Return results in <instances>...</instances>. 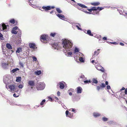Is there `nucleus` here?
Masks as SVG:
<instances>
[{"instance_id": "1", "label": "nucleus", "mask_w": 127, "mask_h": 127, "mask_svg": "<svg viewBox=\"0 0 127 127\" xmlns=\"http://www.w3.org/2000/svg\"><path fill=\"white\" fill-rule=\"evenodd\" d=\"M62 44L64 48L67 51H70L73 45L71 40L66 39L63 40Z\"/></svg>"}, {"instance_id": "2", "label": "nucleus", "mask_w": 127, "mask_h": 127, "mask_svg": "<svg viewBox=\"0 0 127 127\" xmlns=\"http://www.w3.org/2000/svg\"><path fill=\"white\" fill-rule=\"evenodd\" d=\"M6 88L9 91L11 92L14 93L17 91L16 87L13 84H9L8 85H6Z\"/></svg>"}, {"instance_id": "3", "label": "nucleus", "mask_w": 127, "mask_h": 127, "mask_svg": "<svg viewBox=\"0 0 127 127\" xmlns=\"http://www.w3.org/2000/svg\"><path fill=\"white\" fill-rule=\"evenodd\" d=\"M11 79L9 76L6 75L4 77L3 82L6 85H8L12 82Z\"/></svg>"}, {"instance_id": "4", "label": "nucleus", "mask_w": 127, "mask_h": 127, "mask_svg": "<svg viewBox=\"0 0 127 127\" xmlns=\"http://www.w3.org/2000/svg\"><path fill=\"white\" fill-rule=\"evenodd\" d=\"M8 27V26L4 24L3 23L0 25V29L1 31H7L9 29Z\"/></svg>"}, {"instance_id": "5", "label": "nucleus", "mask_w": 127, "mask_h": 127, "mask_svg": "<svg viewBox=\"0 0 127 127\" xmlns=\"http://www.w3.org/2000/svg\"><path fill=\"white\" fill-rule=\"evenodd\" d=\"M48 36L47 35L43 34L40 37V39L42 42L45 43H47V38Z\"/></svg>"}, {"instance_id": "6", "label": "nucleus", "mask_w": 127, "mask_h": 127, "mask_svg": "<svg viewBox=\"0 0 127 127\" xmlns=\"http://www.w3.org/2000/svg\"><path fill=\"white\" fill-rule=\"evenodd\" d=\"M45 87V84L43 82H40L37 88V89L38 90H42Z\"/></svg>"}, {"instance_id": "7", "label": "nucleus", "mask_w": 127, "mask_h": 127, "mask_svg": "<svg viewBox=\"0 0 127 127\" xmlns=\"http://www.w3.org/2000/svg\"><path fill=\"white\" fill-rule=\"evenodd\" d=\"M1 67L3 68H6L8 65V64L7 62L4 60H3L1 62Z\"/></svg>"}, {"instance_id": "8", "label": "nucleus", "mask_w": 127, "mask_h": 127, "mask_svg": "<svg viewBox=\"0 0 127 127\" xmlns=\"http://www.w3.org/2000/svg\"><path fill=\"white\" fill-rule=\"evenodd\" d=\"M96 69L98 70L101 71L102 72H104V68L100 65H99L97 67H96Z\"/></svg>"}, {"instance_id": "9", "label": "nucleus", "mask_w": 127, "mask_h": 127, "mask_svg": "<svg viewBox=\"0 0 127 127\" xmlns=\"http://www.w3.org/2000/svg\"><path fill=\"white\" fill-rule=\"evenodd\" d=\"M29 46L30 48H32L33 50H34L35 47V45L34 43H30L29 44Z\"/></svg>"}, {"instance_id": "10", "label": "nucleus", "mask_w": 127, "mask_h": 127, "mask_svg": "<svg viewBox=\"0 0 127 127\" xmlns=\"http://www.w3.org/2000/svg\"><path fill=\"white\" fill-rule=\"evenodd\" d=\"M42 8L46 11L51 9L50 6H43L42 7Z\"/></svg>"}, {"instance_id": "11", "label": "nucleus", "mask_w": 127, "mask_h": 127, "mask_svg": "<svg viewBox=\"0 0 127 127\" xmlns=\"http://www.w3.org/2000/svg\"><path fill=\"white\" fill-rule=\"evenodd\" d=\"M65 83L64 82H60V89H63L64 88V84Z\"/></svg>"}, {"instance_id": "12", "label": "nucleus", "mask_w": 127, "mask_h": 127, "mask_svg": "<svg viewBox=\"0 0 127 127\" xmlns=\"http://www.w3.org/2000/svg\"><path fill=\"white\" fill-rule=\"evenodd\" d=\"M76 89L77 93L80 94L81 93L82 89L80 87H77Z\"/></svg>"}, {"instance_id": "13", "label": "nucleus", "mask_w": 127, "mask_h": 127, "mask_svg": "<svg viewBox=\"0 0 127 127\" xmlns=\"http://www.w3.org/2000/svg\"><path fill=\"white\" fill-rule=\"evenodd\" d=\"M57 16L60 19L64 20V19H63V18H64V19L65 17L64 16L60 14H56Z\"/></svg>"}, {"instance_id": "14", "label": "nucleus", "mask_w": 127, "mask_h": 127, "mask_svg": "<svg viewBox=\"0 0 127 127\" xmlns=\"http://www.w3.org/2000/svg\"><path fill=\"white\" fill-rule=\"evenodd\" d=\"M52 46L55 49L58 50L59 46L57 43H54L52 45Z\"/></svg>"}, {"instance_id": "15", "label": "nucleus", "mask_w": 127, "mask_h": 127, "mask_svg": "<svg viewBox=\"0 0 127 127\" xmlns=\"http://www.w3.org/2000/svg\"><path fill=\"white\" fill-rule=\"evenodd\" d=\"M29 85L31 86H33L34 85V83L33 81H30L28 83Z\"/></svg>"}, {"instance_id": "16", "label": "nucleus", "mask_w": 127, "mask_h": 127, "mask_svg": "<svg viewBox=\"0 0 127 127\" xmlns=\"http://www.w3.org/2000/svg\"><path fill=\"white\" fill-rule=\"evenodd\" d=\"M41 70L37 71L34 72V74L37 75H38L41 74Z\"/></svg>"}, {"instance_id": "17", "label": "nucleus", "mask_w": 127, "mask_h": 127, "mask_svg": "<svg viewBox=\"0 0 127 127\" xmlns=\"http://www.w3.org/2000/svg\"><path fill=\"white\" fill-rule=\"evenodd\" d=\"M77 4L82 8H86L87 7V6L81 3H78Z\"/></svg>"}, {"instance_id": "18", "label": "nucleus", "mask_w": 127, "mask_h": 127, "mask_svg": "<svg viewBox=\"0 0 127 127\" xmlns=\"http://www.w3.org/2000/svg\"><path fill=\"white\" fill-rule=\"evenodd\" d=\"M75 26L77 28L78 30H82V29L80 28V25L78 23H76L75 24Z\"/></svg>"}, {"instance_id": "19", "label": "nucleus", "mask_w": 127, "mask_h": 127, "mask_svg": "<svg viewBox=\"0 0 127 127\" xmlns=\"http://www.w3.org/2000/svg\"><path fill=\"white\" fill-rule=\"evenodd\" d=\"M21 38H18L17 40H16V43L17 44H19L21 43Z\"/></svg>"}, {"instance_id": "20", "label": "nucleus", "mask_w": 127, "mask_h": 127, "mask_svg": "<svg viewBox=\"0 0 127 127\" xmlns=\"http://www.w3.org/2000/svg\"><path fill=\"white\" fill-rule=\"evenodd\" d=\"M79 51V49L77 47H75L74 50V54H76V53L78 52Z\"/></svg>"}, {"instance_id": "21", "label": "nucleus", "mask_w": 127, "mask_h": 127, "mask_svg": "<svg viewBox=\"0 0 127 127\" xmlns=\"http://www.w3.org/2000/svg\"><path fill=\"white\" fill-rule=\"evenodd\" d=\"M100 3L99 2H94L91 3V4L94 6H97L100 4Z\"/></svg>"}, {"instance_id": "22", "label": "nucleus", "mask_w": 127, "mask_h": 127, "mask_svg": "<svg viewBox=\"0 0 127 127\" xmlns=\"http://www.w3.org/2000/svg\"><path fill=\"white\" fill-rule=\"evenodd\" d=\"M93 83L95 84H97L98 82V81L97 80L96 78H94L92 79Z\"/></svg>"}, {"instance_id": "23", "label": "nucleus", "mask_w": 127, "mask_h": 127, "mask_svg": "<svg viewBox=\"0 0 127 127\" xmlns=\"http://www.w3.org/2000/svg\"><path fill=\"white\" fill-rule=\"evenodd\" d=\"M6 47L9 49H11L12 47L10 44L9 43H7L6 45Z\"/></svg>"}, {"instance_id": "24", "label": "nucleus", "mask_w": 127, "mask_h": 127, "mask_svg": "<svg viewBox=\"0 0 127 127\" xmlns=\"http://www.w3.org/2000/svg\"><path fill=\"white\" fill-rule=\"evenodd\" d=\"M80 54L81 55V56L82 57V56H83V54H81V53H80ZM80 56L81 57V56ZM79 60L80 61V62H82V63H83L84 62V60L82 58V57H80L79 59Z\"/></svg>"}, {"instance_id": "25", "label": "nucleus", "mask_w": 127, "mask_h": 127, "mask_svg": "<svg viewBox=\"0 0 127 127\" xmlns=\"http://www.w3.org/2000/svg\"><path fill=\"white\" fill-rule=\"evenodd\" d=\"M100 115L99 114L97 113L94 112L93 113V116L95 117L99 116Z\"/></svg>"}, {"instance_id": "26", "label": "nucleus", "mask_w": 127, "mask_h": 127, "mask_svg": "<svg viewBox=\"0 0 127 127\" xmlns=\"http://www.w3.org/2000/svg\"><path fill=\"white\" fill-rule=\"evenodd\" d=\"M22 48L20 47L18 48L17 50L16 51V53H19L20 52L22 51Z\"/></svg>"}, {"instance_id": "27", "label": "nucleus", "mask_w": 127, "mask_h": 127, "mask_svg": "<svg viewBox=\"0 0 127 127\" xmlns=\"http://www.w3.org/2000/svg\"><path fill=\"white\" fill-rule=\"evenodd\" d=\"M56 10L57 12L59 13H61L62 12V11L59 8H57Z\"/></svg>"}, {"instance_id": "28", "label": "nucleus", "mask_w": 127, "mask_h": 127, "mask_svg": "<svg viewBox=\"0 0 127 127\" xmlns=\"http://www.w3.org/2000/svg\"><path fill=\"white\" fill-rule=\"evenodd\" d=\"M87 32V34L91 36H93V34H92L91 31L90 30H88Z\"/></svg>"}, {"instance_id": "29", "label": "nucleus", "mask_w": 127, "mask_h": 127, "mask_svg": "<svg viewBox=\"0 0 127 127\" xmlns=\"http://www.w3.org/2000/svg\"><path fill=\"white\" fill-rule=\"evenodd\" d=\"M19 69L18 68H16L15 69H14L12 70V72L13 73H15V72L19 70Z\"/></svg>"}, {"instance_id": "30", "label": "nucleus", "mask_w": 127, "mask_h": 127, "mask_svg": "<svg viewBox=\"0 0 127 127\" xmlns=\"http://www.w3.org/2000/svg\"><path fill=\"white\" fill-rule=\"evenodd\" d=\"M16 78V81L17 82H19L21 81V77H17Z\"/></svg>"}, {"instance_id": "31", "label": "nucleus", "mask_w": 127, "mask_h": 127, "mask_svg": "<svg viewBox=\"0 0 127 127\" xmlns=\"http://www.w3.org/2000/svg\"><path fill=\"white\" fill-rule=\"evenodd\" d=\"M72 54V53L71 52H68L67 54H66V56L67 57H70Z\"/></svg>"}, {"instance_id": "32", "label": "nucleus", "mask_w": 127, "mask_h": 127, "mask_svg": "<svg viewBox=\"0 0 127 127\" xmlns=\"http://www.w3.org/2000/svg\"><path fill=\"white\" fill-rule=\"evenodd\" d=\"M56 34V33L55 32H52L50 34V35L52 37H54Z\"/></svg>"}, {"instance_id": "33", "label": "nucleus", "mask_w": 127, "mask_h": 127, "mask_svg": "<svg viewBox=\"0 0 127 127\" xmlns=\"http://www.w3.org/2000/svg\"><path fill=\"white\" fill-rule=\"evenodd\" d=\"M65 114L66 116L67 117H70V116L68 115V114H69V113L68 110H66L65 112Z\"/></svg>"}, {"instance_id": "34", "label": "nucleus", "mask_w": 127, "mask_h": 127, "mask_svg": "<svg viewBox=\"0 0 127 127\" xmlns=\"http://www.w3.org/2000/svg\"><path fill=\"white\" fill-rule=\"evenodd\" d=\"M10 22L11 23L14 24L15 23V20L14 19H12L10 21Z\"/></svg>"}, {"instance_id": "35", "label": "nucleus", "mask_w": 127, "mask_h": 127, "mask_svg": "<svg viewBox=\"0 0 127 127\" xmlns=\"http://www.w3.org/2000/svg\"><path fill=\"white\" fill-rule=\"evenodd\" d=\"M11 32L12 33L16 34L17 33V31H16L15 30H12L11 31Z\"/></svg>"}, {"instance_id": "36", "label": "nucleus", "mask_w": 127, "mask_h": 127, "mask_svg": "<svg viewBox=\"0 0 127 127\" xmlns=\"http://www.w3.org/2000/svg\"><path fill=\"white\" fill-rule=\"evenodd\" d=\"M45 99L43 100L41 102L40 104L41 105H42L45 102Z\"/></svg>"}, {"instance_id": "37", "label": "nucleus", "mask_w": 127, "mask_h": 127, "mask_svg": "<svg viewBox=\"0 0 127 127\" xmlns=\"http://www.w3.org/2000/svg\"><path fill=\"white\" fill-rule=\"evenodd\" d=\"M92 9L93 10L96 11L98 10L97 7H92Z\"/></svg>"}, {"instance_id": "38", "label": "nucleus", "mask_w": 127, "mask_h": 127, "mask_svg": "<svg viewBox=\"0 0 127 127\" xmlns=\"http://www.w3.org/2000/svg\"><path fill=\"white\" fill-rule=\"evenodd\" d=\"M74 90L72 89H70L68 91V92H74Z\"/></svg>"}, {"instance_id": "39", "label": "nucleus", "mask_w": 127, "mask_h": 127, "mask_svg": "<svg viewBox=\"0 0 127 127\" xmlns=\"http://www.w3.org/2000/svg\"><path fill=\"white\" fill-rule=\"evenodd\" d=\"M108 119L105 117H103L102 118V120L104 121H107Z\"/></svg>"}, {"instance_id": "40", "label": "nucleus", "mask_w": 127, "mask_h": 127, "mask_svg": "<svg viewBox=\"0 0 127 127\" xmlns=\"http://www.w3.org/2000/svg\"><path fill=\"white\" fill-rule=\"evenodd\" d=\"M32 58L33 59V62L36 61L37 60V58L34 56H33L32 57Z\"/></svg>"}, {"instance_id": "41", "label": "nucleus", "mask_w": 127, "mask_h": 127, "mask_svg": "<svg viewBox=\"0 0 127 127\" xmlns=\"http://www.w3.org/2000/svg\"><path fill=\"white\" fill-rule=\"evenodd\" d=\"M3 35L1 33H0V39L3 40Z\"/></svg>"}, {"instance_id": "42", "label": "nucleus", "mask_w": 127, "mask_h": 127, "mask_svg": "<svg viewBox=\"0 0 127 127\" xmlns=\"http://www.w3.org/2000/svg\"><path fill=\"white\" fill-rule=\"evenodd\" d=\"M98 10H99L100 11L101 10L103 9V8L102 7H97Z\"/></svg>"}, {"instance_id": "43", "label": "nucleus", "mask_w": 127, "mask_h": 127, "mask_svg": "<svg viewBox=\"0 0 127 127\" xmlns=\"http://www.w3.org/2000/svg\"><path fill=\"white\" fill-rule=\"evenodd\" d=\"M99 52H97V51H95L94 52V54L96 55V56H97L99 54Z\"/></svg>"}, {"instance_id": "44", "label": "nucleus", "mask_w": 127, "mask_h": 127, "mask_svg": "<svg viewBox=\"0 0 127 127\" xmlns=\"http://www.w3.org/2000/svg\"><path fill=\"white\" fill-rule=\"evenodd\" d=\"M105 86V85L104 83H102L101 84V85L100 86L101 87L104 88Z\"/></svg>"}, {"instance_id": "45", "label": "nucleus", "mask_w": 127, "mask_h": 127, "mask_svg": "<svg viewBox=\"0 0 127 127\" xmlns=\"http://www.w3.org/2000/svg\"><path fill=\"white\" fill-rule=\"evenodd\" d=\"M18 87L19 88L22 89L23 87V86L22 84H20L18 86Z\"/></svg>"}, {"instance_id": "46", "label": "nucleus", "mask_w": 127, "mask_h": 127, "mask_svg": "<svg viewBox=\"0 0 127 127\" xmlns=\"http://www.w3.org/2000/svg\"><path fill=\"white\" fill-rule=\"evenodd\" d=\"M101 87H100L99 86H97V90H98V91H99V90L100 89V88H101Z\"/></svg>"}, {"instance_id": "47", "label": "nucleus", "mask_w": 127, "mask_h": 127, "mask_svg": "<svg viewBox=\"0 0 127 127\" xmlns=\"http://www.w3.org/2000/svg\"><path fill=\"white\" fill-rule=\"evenodd\" d=\"M18 29V27L17 26H16V27H14L12 30H17V29Z\"/></svg>"}, {"instance_id": "48", "label": "nucleus", "mask_w": 127, "mask_h": 127, "mask_svg": "<svg viewBox=\"0 0 127 127\" xmlns=\"http://www.w3.org/2000/svg\"><path fill=\"white\" fill-rule=\"evenodd\" d=\"M90 80H89V81L88 80H86L84 81V82L85 83H88L89 82H90Z\"/></svg>"}, {"instance_id": "49", "label": "nucleus", "mask_w": 127, "mask_h": 127, "mask_svg": "<svg viewBox=\"0 0 127 127\" xmlns=\"http://www.w3.org/2000/svg\"><path fill=\"white\" fill-rule=\"evenodd\" d=\"M96 55H95V54H94V55H93L91 59H94L95 57H96Z\"/></svg>"}, {"instance_id": "50", "label": "nucleus", "mask_w": 127, "mask_h": 127, "mask_svg": "<svg viewBox=\"0 0 127 127\" xmlns=\"http://www.w3.org/2000/svg\"><path fill=\"white\" fill-rule=\"evenodd\" d=\"M107 88L108 90L110 89H111L109 85H108L107 86Z\"/></svg>"}, {"instance_id": "51", "label": "nucleus", "mask_w": 127, "mask_h": 127, "mask_svg": "<svg viewBox=\"0 0 127 127\" xmlns=\"http://www.w3.org/2000/svg\"><path fill=\"white\" fill-rule=\"evenodd\" d=\"M57 94L58 96H59L60 95V93L59 91H58L57 92Z\"/></svg>"}, {"instance_id": "52", "label": "nucleus", "mask_w": 127, "mask_h": 127, "mask_svg": "<svg viewBox=\"0 0 127 127\" xmlns=\"http://www.w3.org/2000/svg\"><path fill=\"white\" fill-rule=\"evenodd\" d=\"M73 1V2H74V3H73V4H72V5H76V2L74 0V1Z\"/></svg>"}, {"instance_id": "53", "label": "nucleus", "mask_w": 127, "mask_h": 127, "mask_svg": "<svg viewBox=\"0 0 127 127\" xmlns=\"http://www.w3.org/2000/svg\"><path fill=\"white\" fill-rule=\"evenodd\" d=\"M84 77V75L81 76L80 77V79L81 78H83Z\"/></svg>"}, {"instance_id": "54", "label": "nucleus", "mask_w": 127, "mask_h": 127, "mask_svg": "<svg viewBox=\"0 0 127 127\" xmlns=\"http://www.w3.org/2000/svg\"><path fill=\"white\" fill-rule=\"evenodd\" d=\"M125 94H127V89H125Z\"/></svg>"}, {"instance_id": "55", "label": "nucleus", "mask_w": 127, "mask_h": 127, "mask_svg": "<svg viewBox=\"0 0 127 127\" xmlns=\"http://www.w3.org/2000/svg\"><path fill=\"white\" fill-rule=\"evenodd\" d=\"M88 11L90 12H91L93 10L92 9V8L91 9H87Z\"/></svg>"}, {"instance_id": "56", "label": "nucleus", "mask_w": 127, "mask_h": 127, "mask_svg": "<svg viewBox=\"0 0 127 127\" xmlns=\"http://www.w3.org/2000/svg\"><path fill=\"white\" fill-rule=\"evenodd\" d=\"M102 39L103 40H107V37H103Z\"/></svg>"}, {"instance_id": "57", "label": "nucleus", "mask_w": 127, "mask_h": 127, "mask_svg": "<svg viewBox=\"0 0 127 127\" xmlns=\"http://www.w3.org/2000/svg\"><path fill=\"white\" fill-rule=\"evenodd\" d=\"M72 111L73 112H74L75 113L76 112V111H75V110L73 109H72Z\"/></svg>"}, {"instance_id": "58", "label": "nucleus", "mask_w": 127, "mask_h": 127, "mask_svg": "<svg viewBox=\"0 0 127 127\" xmlns=\"http://www.w3.org/2000/svg\"><path fill=\"white\" fill-rule=\"evenodd\" d=\"M120 44L121 45V46H123L124 45V44L122 43V42H120Z\"/></svg>"}, {"instance_id": "59", "label": "nucleus", "mask_w": 127, "mask_h": 127, "mask_svg": "<svg viewBox=\"0 0 127 127\" xmlns=\"http://www.w3.org/2000/svg\"><path fill=\"white\" fill-rule=\"evenodd\" d=\"M13 96L14 97H17L18 96H17L15 94H13Z\"/></svg>"}, {"instance_id": "60", "label": "nucleus", "mask_w": 127, "mask_h": 127, "mask_svg": "<svg viewBox=\"0 0 127 127\" xmlns=\"http://www.w3.org/2000/svg\"><path fill=\"white\" fill-rule=\"evenodd\" d=\"M49 99H50L51 100V101H52L53 100V99L51 97H49Z\"/></svg>"}, {"instance_id": "61", "label": "nucleus", "mask_w": 127, "mask_h": 127, "mask_svg": "<svg viewBox=\"0 0 127 127\" xmlns=\"http://www.w3.org/2000/svg\"><path fill=\"white\" fill-rule=\"evenodd\" d=\"M50 7L51 8V9H54L55 8V7L54 6H50Z\"/></svg>"}, {"instance_id": "62", "label": "nucleus", "mask_w": 127, "mask_h": 127, "mask_svg": "<svg viewBox=\"0 0 127 127\" xmlns=\"http://www.w3.org/2000/svg\"><path fill=\"white\" fill-rule=\"evenodd\" d=\"M111 43H112L114 44H116L117 43V42H112Z\"/></svg>"}, {"instance_id": "63", "label": "nucleus", "mask_w": 127, "mask_h": 127, "mask_svg": "<svg viewBox=\"0 0 127 127\" xmlns=\"http://www.w3.org/2000/svg\"><path fill=\"white\" fill-rule=\"evenodd\" d=\"M69 93V94L70 95H72V93L71 92H68Z\"/></svg>"}, {"instance_id": "64", "label": "nucleus", "mask_w": 127, "mask_h": 127, "mask_svg": "<svg viewBox=\"0 0 127 127\" xmlns=\"http://www.w3.org/2000/svg\"><path fill=\"white\" fill-rule=\"evenodd\" d=\"M125 88L124 87H123V88H122V89H121V90H121V91H122V90H125Z\"/></svg>"}]
</instances>
